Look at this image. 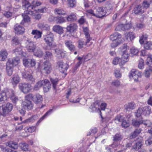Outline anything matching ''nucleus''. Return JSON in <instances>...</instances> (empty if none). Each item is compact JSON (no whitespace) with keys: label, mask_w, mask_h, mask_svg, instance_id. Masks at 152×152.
I'll list each match as a JSON object with an SVG mask.
<instances>
[{"label":"nucleus","mask_w":152,"mask_h":152,"mask_svg":"<svg viewBox=\"0 0 152 152\" xmlns=\"http://www.w3.org/2000/svg\"><path fill=\"white\" fill-rule=\"evenodd\" d=\"M67 20L69 21H73L76 20V16L75 14L72 13L67 18Z\"/></svg>","instance_id":"obj_49"},{"label":"nucleus","mask_w":152,"mask_h":152,"mask_svg":"<svg viewBox=\"0 0 152 152\" xmlns=\"http://www.w3.org/2000/svg\"><path fill=\"white\" fill-rule=\"evenodd\" d=\"M6 145L14 150L17 149L18 147V144L13 141L8 142L6 143Z\"/></svg>","instance_id":"obj_30"},{"label":"nucleus","mask_w":152,"mask_h":152,"mask_svg":"<svg viewBox=\"0 0 152 152\" xmlns=\"http://www.w3.org/2000/svg\"><path fill=\"white\" fill-rule=\"evenodd\" d=\"M57 65L60 71L62 73H64L66 72L68 69V65L66 64H64L62 61H58Z\"/></svg>","instance_id":"obj_13"},{"label":"nucleus","mask_w":152,"mask_h":152,"mask_svg":"<svg viewBox=\"0 0 152 152\" xmlns=\"http://www.w3.org/2000/svg\"><path fill=\"white\" fill-rule=\"evenodd\" d=\"M22 77L23 78L27 79L31 82H34L35 79L33 77V76L30 73L29 71L25 70L22 72Z\"/></svg>","instance_id":"obj_11"},{"label":"nucleus","mask_w":152,"mask_h":152,"mask_svg":"<svg viewBox=\"0 0 152 152\" xmlns=\"http://www.w3.org/2000/svg\"><path fill=\"white\" fill-rule=\"evenodd\" d=\"M145 49H152V42H147L144 45Z\"/></svg>","instance_id":"obj_53"},{"label":"nucleus","mask_w":152,"mask_h":152,"mask_svg":"<svg viewBox=\"0 0 152 152\" xmlns=\"http://www.w3.org/2000/svg\"><path fill=\"white\" fill-rule=\"evenodd\" d=\"M0 148L4 152H17L16 151L10 148H6L3 145H0Z\"/></svg>","instance_id":"obj_50"},{"label":"nucleus","mask_w":152,"mask_h":152,"mask_svg":"<svg viewBox=\"0 0 152 152\" xmlns=\"http://www.w3.org/2000/svg\"><path fill=\"white\" fill-rule=\"evenodd\" d=\"M126 37L127 39H129L130 40L133 39L135 37L133 33L131 32L127 33Z\"/></svg>","instance_id":"obj_51"},{"label":"nucleus","mask_w":152,"mask_h":152,"mask_svg":"<svg viewBox=\"0 0 152 152\" xmlns=\"http://www.w3.org/2000/svg\"><path fill=\"white\" fill-rule=\"evenodd\" d=\"M44 86L43 89L45 92L48 91L50 88L51 85L48 80L45 79L38 82L34 86L33 89L35 91L38 90L42 86Z\"/></svg>","instance_id":"obj_2"},{"label":"nucleus","mask_w":152,"mask_h":152,"mask_svg":"<svg viewBox=\"0 0 152 152\" xmlns=\"http://www.w3.org/2000/svg\"><path fill=\"white\" fill-rule=\"evenodd\" d=\"M10 93V95L8 98H10L13 102L16 103L18 101V98L15 96L13 91L11 90H9Z\"/></svg>","instance_id":"obj_38"},{"label":"nucleus","mask_w":152,"mask_h":152,"mask_svg":"<svg viewBox=\"0 0 152 152\" xmlns=\"http://www.w3.org/2000/svg\"><path fill=\"white\" fill-rule=\"evenodd\" d=\"M143 107L139 108L136 113V116L137 117H140L142 114H143Z\"/></svg>","instance_id":"obj_54"},{"label":"nucleus","mask_w":152,"mask_h":152,"mask_svg":"<svg viewBox=\"0 0 152 152\" xmlns=\"http://www.w3.org/2000/svg\"><path fill=\"white\" fill-rule=\"evenodd\" d=\"M113 141H120L123 139V137L120 133H117L113 136Z\"/></svg>","instance_id":"obj_43"},{"label":"nucleus","mask_w":152,"mask_h":152,"mask_svg":"<svg viewBox=\"0 0 152 152\" xmlns=\"http://www.w3.org/2000/svg\"><path fill=\"white\" fill-rule=\"evenodd\" d=\"M110 39L112 40H116L120 42H123L121 35L118 33H115L110 36Z\"/></svg>","instance_id":"obj_21"},{"label":"nucleus","mask_w":152,"mask_h":152,"mask_svg":"<svg viewBox=\"0 0 152 152\" xmlns=\"http://www.w3.org/2000/svg\"><path fill=\"white\" fill-rule=\"evenodd\" d=\"M26 44L27 50L29 52H33L34 50L36 47L34 43L30 39H27L26 42Z\"/></svg>","instance_id":"obj_10"},{"label":"nucleus","mask_w":152,"mask_h":152,"mask_svg":"<svg viewBox=\"0 0 152 152\" xmlns=\"http://www.w3.org/2000/svg\"><path fill=\"white\" fill-rule=\"evenodd\" d=\"M45 57L46 59H51L53 57V55L49 51H46Z\"/></svg>","instance_id":"obj_60"},{"label":"nucleus","mask_w":152,"mask_h":152,"mask_svg":"<svg viewBox=\"0 0 152 152\" xmlns=\"http://www.w3.org/2000/svg\"><path fill=\"white\" fill-rule=\"evenodd\" d=\"M36 129V127L35 126H32L29 127L28 128H25V130L26 131L29 132H34Z\"/></svg>","instance_id":"obj_58"},{"label":"nucleus","mask_w":152,"mask_h":152,"mask_svg":"<svg viewBox=\"0 0 152 152\" xmlns=\"http://www.w3.org/2000/svg\"><path fill=\"white\" fill-rule=\"evenodd\" d=\"M55 13L59 15H64L65 14V11L62 9H56L54 10Z\"/></svg>","instance_id":"obj_52"},{"label":"nucleus","mask_w":152,"mask_h":152,"mask_svg":"<svg viewBox=\"0 0 152 152\" xmlns=\"http://www.w3.org/2000/svg\"><path fill=\"white\" fill-rule=\"evenodd\" d=\"M141 76V72H139L136 69H132L129 74V76L131 79L132 77L134 80H137L138 77H140Z\"/></svg>","instance_id":"obj_9"},{"label":"nucleus","mask_w":152,"mask_h":152,"mask_svg":"<svg viewBox=\"0 0 152 152\" xmlns=\"http://www.w3.org/2000/svg\"><path fill=\"white\" fill-rule=\"evenodd\" d=\"M37 26L43 30H48L49 28L48 25L43 22L39 23L37 25Z\"/></svg>","instance_id":"obj_29"},{"label":"nucleus","mask_w":152,"mask_h":152,"mask_svg":"<svg viewBox=\"0 0 152 152\" xmlns=\"http://www.w3.org/2000/svg\"><path fill=\"white\" fill-rule=\"evenodd\" d=\"M142 123L143 121L142 120L134 119L132 120V124L133 126L138 127L140 124H142Z\"/></svg>","instance_id":"obj_40"},{"label":"nucleus","mask_w":152,"mask_h":152,"mask_svg":"<svg viewBox=\"0 0 152 152\" xmlns=\"http://www.w3.org/2000/svg\"><path fill=\"white\" fill-rule=\"evenodd\" d=\"M10 95V91L8 89H5L2 91L0 94V104L3 103Z\"/></svg>","instance_id":"obj_8"},{"label":"nucleus","mask_w":152,"mask_h":152,"mask_svg":"<svg viewBox=\"0 0 152 152\" xmlns=\"http://www.w3.org/2000/svg\"><path fill=\"white\" fill-rule=\"evenodd\" d=\"M123 53L121 59L124 64L127 61V60L129 57V54L127 53V51L125 50L123 51Z\"/></svg>","instance_id":"obj_36"},{"label":"nucleus","mask_w":152,"mask_h":152,"mask_svg":"<svg viewBox=\"0 0 152 152\" xmlns=\"http://www.w3.org/2000/svg\"><path fill=\"white\" fill-rule=\"evenodd\" d=\"M141 129H137L134 130L133 132L131 133L130 136V138L132 139L136 137L139 135L141 131Z\"/></svg>","instance_id":"obj_35"},{"label":"nucleus","mask_w":152,"mask_h":152,"mask_svg":"<svg viewBox=\"0 0 152 152\" xmlns=\"http://www.w3.org/2000/svg\"><path fill=\"white\" fill-rule=\"evenodd\" d=\"M143 140L142 138L140 137V139L139 140H137L136 142H133L134 145L132 147V149L139 150L141 148L142 145Z\"/></svg>","instance_id":"obj_17"},{"label":"nucleus","mask_w":152,"mask_h":152,"mask_svg":"<svg viewBox=\"0 0 152 152\" xmlns=\"http://www.w3.org/2000/svg\"><path fill=\"white\" fill-rule=\"evenodd\" d=\"M53 111L52 109L49 110L42 117H41L40 119L37 121V124H39L42 121H43L47 116L50 115L52 112Z\"/></svg>","instance_id":"obj_37"},{"label":"nucleus","mask_w":152,"mask_h":152,"mask_svg":"<svg viewBox=\"0 0 152 152\" xmlns=\"http://www.w3.org/2000/svg\"><path fill=\"white\" fill-rule=\"evenodd\" d=\"M124 119V118L123 116L118 115L115 117L114 120L115 122L118 123L120 122H122Z\"/></svg>","instance_id":"obj_42"},{"label":"nucleus","mask_w":152,"mask_h":152,"mask_svg":"<svg viewBox=\"0 0 152 152\" xmlns=\"http://www.w3.org/2000/svg\"><path fill=\"white\" fill-rule=\"evenodd\" d=\"M122 43V42L117 41L116 40H112V42L111 44V46L112 48H114Z\"/></svg>","instance_id":"obj_55"},{"label":"nucleus","mask_w":152,"mask_h":152,"mask_svg":"<svg viewBox=\"0 0 152 152\" xmlns=\"http://www.w3.org/2000/svg\"><path fill=\"white\" fill-rule=\"evenodd\" d=\"M54 50L56 55V56L58 57L62 58L64 56L65 53L62 50L59 48H56Z\"/></svg>","instance_id":"obj_27"},{"label":"nucleus","mask_w":152,"mask_h":152,"mask_svg":"<svg viewBox=\"0 0 152 152\" xmlns=\"http://www.w3.org/2000/svg\"><path fill=\"white\" fill-rule=\"evenodd\" d=\"M68 6L71 7H73L76 4L75 0H68Z\"/></svg>","instance_id":"obj_56"},{"label":"nucleus","mask_w":152,"mask_h":152,"mask_svg":"<svg viewBox=\"0 0 152 152\" xmlns=\"http://www.w3.org/2000/svg\"><path fill=\"white\" fill-rule=\"evenodd\" d=\"M114 74L115 76L116 77H121V75L120 73V70L119 69H116L115 70Z\"/></svg>","instance_id":"obj_64"},{"label":"nucleus","mask_w":152,"mask_h":152,"mask_svg":"<svg viewBox=\"0 0 152 152\" xmlns=\"http://www.w3.org/2000/svg\"><path fill=\"white\" fill-rule=\"evenodd\" d=\"M53 30L59 34H62L63 32V28L59 25H56L54 26L53 28Z\"/></svg>","instance_id":"obj_31"},{"label":"nucleus","mask_w":152,"mask_h":152,"mask_svg":"<svg viewBox=\"0 0 152 152\" xmlns=\"http://www.w3.org/2000/svg\"><path fill=\"white\" fill-rule=\"evenodd\" d=\"M20 78L17 74H14L11 77V82L13 85H16L20 82Z\"/></svg>","instance_id":"obj_20"},{"label":"nucleus","mask_w":152,"mask_h":152,"mask_svg":"<svg viewBox=\"0 0 152 152\" xmlns=\"http://www.w3.org/2000/svg\"><path fill=\"white\" fill-rule=\"evenodd\" d=\"M38 118L37 115H33L31 117L28 118L29 122H33Z\"/></svg>","instance_id":"obj_62"},{"label":"nucleus","mask_w":152,"mask_h":152,"mask_svg":"<svg viewBox=\"0 0 152 152\" xmlns=\"http://www.w3.org/2000/svg\"><path fill=\"white\" fill-rule=\"evenodd\" d=\"M135 108V104L133 102L129 103L125 106V109L128 111H130Z\"/></svg>","instance_id":"obj_34"},{"label":"nucleus","mask_w":152,"mask_h":152,"mask_svg":"<svg viewBox=\"0 0 152 152\" xmlns=\"http://www.w3.org/2000/svg\"><path fill=\"white\" fill-rule=\"evenodd\" d=\"M31 34L34 35V38L37 39L41 37L42 32L37 30H33L31 32Z\"/></svg>","instance_id":"obj_28"},{"label":"nucleus","mask_w":152,"mask_h":152,"mask_svg":"<svg viewBox=\"0 0 152 152\" xmlns=\"http://www.w3.org/2000/svg\"><path fill=\"white\" fill-rule=\"evenodd\" d=\"M92 38H86V40L84 39H81L78 41V48H82L83 45H86L91 40Z\"/></svg>","instance_id":"obj_18"},{"label":"nucleus","mask_w":152,"mask_h":152,"mask_svg":"<svg viewBox=\"0 0 152 152\" xmlns=\"http://www.w3.org/2000/svg\"><path fill=\"white\" fill-rule=\"evenodd\" d=\"M144 61L142 59H141L139 61L138 67L140 69H142L144 68Z\"/></svg>","instance_id":"obj_61"},{"label":"nucleus","mask_w":152,"mask_h":152,"mask_svg":"<svg viewBox=\"0 0 152 152\" xmlns=\"http://www.w3.org/2000/svg\"><path fill=\"white\" fill-rule=\"evenodd\" d=\"M22 107L25 109L31 110L33 108V104L31 101L24 100L22 103Z\"/></svg>","instance_id":"obj_14"},{"label":"nucleus","mask_w":152,"mask_h":152,"mask_svg":"<svg viewBox=\"0 0 152 152\" xmlns=\"http://www.w3.org/2000/svg\"><path fill=\"white\" fill-rule=\"evenodd\" d=\"M77 26L74 23L71 24L68 26L66 28L68 31L72 33L74 32L77 28Z\"/></svg>","instance_id":"obj_25"},{"label":"nucleus","mask_w":152,"mask_h":152,"mask_svg":"<svg viewBox=\"0 0 152 152\" xmlns=\"http://www.w3.org/2000/svg\"><path fill=\"white\" fill-rule=\"evenodd\" d=\"M50 80L53 84V88L54 89H56V85L58 84V80L57 78H50Z\"/></svg>","instance_id":"obj_45"},{"label":"nucleus","mask_w":152,"mask_h":152,"mask_svg":"<svg viewBox=\"0 0 152 152\" xmlns=\"http://www.w3.org/2000/svg\"><path fill=\"white\" fill-rule=\"evenodd\" d=\"M105 15L103 7H98L96 9V12L94 16L97 18H102Z\"/></svg>","instance_id":"obj_12"},{"label":"nucleus","mask_w":152,"mask_h":152,"mask_svg":"<svg viewBox=\"0 0 152 152\" xmlns=\"http://www.w3.org/2000/svg\"><path fill=\"white\" fill-rule=\"evenodd\" d=\"M42 70L46 74H49L51 72L52 68L51 63L48 61L44 62L42 66Z\"/></svg>","instance_id":"obj_6"},{"label":"nucleus","mask_w":152,"mask_h":152,"mask_svg":"<svg viewBox=\"0 0 152 152\" xmlns=\"http://www.w3.org/2000/svg\"><path fill=\"white\" fill-rule=\"evenodd\" d=\"M21 40L19 39L17 37H13L12 39V44L15 45H17L20 44Z\"/></svg>","instance_id":"obj_39"},{"label":"nucleus","mask_w":152,"mask_h":152,"mask_svg":"<svg viewBox=\"0 0 152 152\" xmlns=\"http://www.w3.org/2000/svg\"><path fill=\"white\" fill-rule=\"evenodd\" d=\"M8 53L6 50H1L0 53V60L4 61L7 58Z\"/></svg>","instance_id":"obj_33"},{"label":"nucleus","mask_w":152,"mask_h":152,"mask_svg":"<svg viewBox=\"0 0 152 152\" xmlns=\"http://www.w3.org/2000/svg\"><path fill=\"white\" fill-rule=\"evenodd\" d=\"M152 71V68L150 67L147 68L145 72V76L147 77H149L150 74L151 73Z\"/></svg>","instance_id":"obj_48"},{"label":"nucleus","mask_w":152,"mask_h":152,"mask_svg":"<svg viewBox=\"0 0 152 152\" xmlns=\"http://www.w3.org/2000/svg\"><path fill=\"white\" fill-rule=\"evenodd\" d=\"M151 108L149 107H145L143 108V114L145 116L148 115L150 113Z\"/></svg>","instance_id":"obj_46"},{"label":"nucleus","mask_w":152,"mask_h":152,"mask_svg":"<svg viewBox=\"0 0 152 152\" xmlns=\"http://www.w3.org/2000/svg\"><path fill=\"white\" fill-rule=\"evenodd\" d=\"M83 31L85 35L86 38H91L88 33V28L86 27L83 28Z\"/></svg>","instance_id":"obj_59"},{"label":"nucleus","mask_w":152,"mask_h":152,"mask_svg":"<svg viewBox=\"0 0 152 152\" xmlns=\"http://www.w3.org/2000/svg\"><path fill=\"white\" fill-rule=\"evenodd\" d=\"M148 37V36L146 34L142 35L139 40L140 43L141 44L143 43L144 41L147 39Z\"/></svg>","instance_id":"obj_57"},{"label":"nucleus","mask_w":152,"mask_h":152,"mask_svg":"<svg viewBox=\"0 0 152 152\" xmlns=\"http://www.w3.org/2000/svg\"><path fill=\"white\" fill-rule=\"evenodd\" d=\"M54 35L53 34L49 32L44 37V40L47 44L49 46H51L54 40Z\"/></svg>","instance_id":"obj_5"},{"label":"nucleus","mask_w":152,"mask_h":152,"mask_svg":"<svg viewBox=\"0 0 152 152\" xmlns=\"http://www.w3.org/2000/svg\"><path fill=\"white\" fill-rule=\"evenodd\" d=\"M19 145L20 149L24 151H30V149L29 148L28 144L26 143H20L19 144Z\"/></svg>","instance_id":"obj_26"},{"label":"nucleus","mask_w":152,"mask_h":152,"mask_svg":"<svg viewBox=\"0 0 152 152\" xmlns=\"http://www.w3.org/2000/svg\"><path fill=\"white\" fill-rule=\"evenodd\" d=\"M134 12L136 14L139 13L142 14L144 12V11L142 10L141 6L140 5H138L134 9Z\"/></svg>","instance_id":"obj_41"},{"label":"nucleus","mask_w":152,"mask_h":152,"mask_svg":"<svg viewBox=\"0 0 152 152\" xmlns=\"http://www.w3.org/2000/svg\"><path fill=\"white\" fill-rule=\"evenodd\" d=\"M66 46L71 51H73L75 50V47L73 42L70 40L65 41Z\"/></svg>","instance_id":"obj_24"},{"label":"nucleus","mask_w":152,"mask_h":152,"mask_svg":"<svg viewBox=\"0 0 152 152\" xmlns=\"http://www.w3.org/2000/svg\"><path fill=\"white\" fill-rule=\"evenodd\" d=\"M151 1L148 2L146 0H144L142 3V6L143 8L148 9L150 6Z\"/></svg>","instance_id":"obj_47"},{"label":"nucleus","mask_w":152,"mask_h":152,"mask_svg":"<svg viewBox=\"0 0 152 152\" xmlns=\"http://www.w3.org/2000/svg\"><path fill=\"white\" fill-rule=\"evenodd\" d=\"M99 107V104L98 103L95 102L91 105L90 107L89 108L92 110V111L93 112H95L99 113L101 117L102 118V113L101 112Z\"/></svg>","instance_id":"obj_15"},{"label":"nucleus","mask_w":152,"mask_h":152,"mask_svg":"<svg viewBox=\"0 0 152 152\" xmlns=\"http://www.w3.org/2000/svg\"><path fill=\"white\" fill-rule=\"evenodd\" d=\"M18 87L20 91L25 94L30 92L32 89L31 84L28 83H20Z\"/></svg>","instance_id":"obj_4"},{"label":"nucleus","mask_w":152,"mask_h":152,"mask_svg":"<svg viewBox=\"0 0 152 152\" xmlns=\"http://www.w3.org/2000/svg\"><path fill=\"white\" fill-rule=\"evenodd\" d=\"M33 52L35 56L39 57H41L43 54V52L41 48L38 46L36 47Z\"/></svg>","instance_id":"obj_22"},{"label":"nucleus","mask_w":152,"mask_h":152,"mask_svg":"<svg viewBox=\"0 0 152 152\" xmlns=\"http://www.w3.org/2000/svg\"><path fill=\"white\" fill-rule=\"evenodd\" d=\"M130 50L132 54L134 55H137L139 52V50L137 49L134 47L131 48Z\"/></svg>","instance_id":"obj_63"},{"label":"nucleus","mask_w":152,"mask_h":152,"mask_svg":"<svg viewBox=\"0 0 152 152\" xmlns=\"http://www.w3.org/2000/svg\"><path fill=\"white\" fill-rule=\"evenodd\" d=\"M43 98L41 95L39 94H37L34 96L33 101L35 104H37L42 102Z\"/></svg>","instance_id":"obj_23"},{"label":"nucleus","mask_w":152,"mask_h":152,"mask_svg":"<svg viewBox=\"0 0 152 152\" xmlns=\"http://www.w3.org/2000/svg\"><path fill=\"white\" fill-rule=\"evenodd\" d=\"M113 63L115 65H117L118 63L120 64H123L122 59L118 57L115 58L113 60Z\"/></svg>","instance_id":"obj_44"},{"label":"nucleus","mask_w":152,"mask_h":152,"mask_svg":"<svg viewBox=\"0 0 152 152\" xmlns=\"http://www.w3.org/2000/svg\"><path fill=\"white\" fill-rule=\"evenodd\" d=\"M18 1L19 2H21L23 7L27 8L29 10H30L31 9H33L34 8L40 6L41 4V2L36 0L32 1L31 4L26 0H18Z\"/></svg>","instance_id":"obj_3"},{"label":"nucleus","mask_w":152,"mask_h":152,"mask_svg":"<svg viewBox=\"0 0 152 152\" xmlns=\"http://www.w3.org/2000/svg\"><path fill=\"white\" fill-rule=\"evenodd\" d=\"M13 53L15 54L18 56H22L23 54L22 47L21 46L17 47L13 50Z\"/></svg>","instance_id":"obj_32"},{"label":"nucleus","mask_w":152,"mask_h":152,"mask_svg":"<svg viewBox=\"0 0 152 152\" xmlns=\"http://www.w3.org/2000/svg\"><path fill=\"white\" fill-rule=\"evenodd\" d=\"M30 12L32 14V12L27 10L25 11L23 14H22V16L23 17V20L21 22V24H23L24 23L28 22L30 21V18L27 15V14H30Z\"/></svg>","instance_id":"obj_16"},{"label":"nucleus","mask_w":152,"mask_h":152,"mask_svg":"<svg viewBox=\"0 0 152 152\" xmlns=\"http://www.w3.org/2000/svg\"><path fill=\"white\" fill-rule=\"evenodd\" d=\"M19 61V59L18 57L8 59L6 63V72L8 75L11 76L12 75L14 66L17 65Z\"/></svg>","instance_id":"obj_1"},{"label":"nucleus","mask_w":152,"mask_h":152,"mask_svg":"<svg viewBox=\"0 0 152 152\" xmlns=\"http://www.w3.org/2000/svg\"><path fill=\"white\" fill-rule=\"evenodd\" d=\"M13 108L12 104L10 103H7L2 106V110L3 111L4 116H5L12 110Z\"/></svg>","instance_id":"obj_7"},{"label":"nucleus","mask_w":152,"mask_h":152,"mask_svg":"<svg viewBox=\"0 0 152 152\" xmlns=\"http://www.w3.org/2000/svg\"><path fill=\"white\" fill-rule=\"evenodd\" d=\"M14 29L15 34H22L25 31L24 28L18 24H16L15 25Z\"/></svg>","instance_id":"obj_19"}]
</instances>
